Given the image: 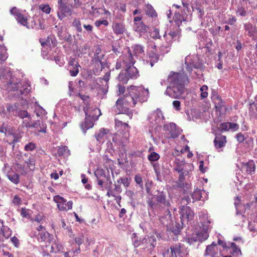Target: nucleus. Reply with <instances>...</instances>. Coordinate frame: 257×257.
Listing matches in <instances>:
<instances>
[{"mask_svg": "<svg viewBox=\"0 0 257 257\" xmlns=\"http://www.w3.org/2000/svg\"><path fill=\"white\" fill-rule=\"evenodd\" d=\"M8 58V53H7V49L3 45L0 47V60L5 61Z\"/></svg>", "mask_w": 257, "mask_h": 257, "instance_id": "51", "label": "nucleus"}, {"mask_svg": "<svg viewBox=\"0 0 257 257\" xmlns=\"http://www.w3.org/2000/svg\"><path fill=\"white\" fill-rule=\"evenodd\" d=\"M169 86L165 94L173 98H179L184 91L186 84L189 83V78L184 72H171L168 77Z\"/></svg>", "mask_w": 257, "mask_h": 257, "instance_id": "1", "label": "nucleus"}, {"mask_svg": "<svg viewBox=\"0 0 257 257\" xmlns=\"http://www.w3.org/2000/svg\"><path fill=\"white\" fill-rule=\"evenodd\" d=\"M35 222L33 225L35 226L36 229L40 231L45 229L44 224L45 222V218L43 214H39L36 215L34 219H33V222Z\"/></svg>", "mask_w": 257, "mask_h": 257, "instance_id": "21", "label": "nucleus"}, {"mask_svg": "<svg viewBox=\"0 0 257 257\" xmlns=\"http://www.w3.org/2000/svg\"><path fill=\"white\" fill-rule=\"evenodd\" d=\"M216 111L219 112L220 114H223L226 112L227 110L225 102L222 101L221 98L219 96H217L214 99Z\"/></svg>", "mask_w": 257, "mask_h": 257, "instance_id": "18", "label": "nucleus"}, {"mask_svg": "<svg viewBox=\"0 0 257 257\" xmlns=\"http://www.w3.org/2000/svg\"><path fill=\"white\" fill-rule=\"evenodd\" d=\"M149 120L153 126L156 125V127L161 126L164 120V116L162 111L157 109L151 114Z\"/></svg>", "mask_w": 257, "mask_h": 257, "instance_id": "11", "label": "nucleus"}, {"mask_svg": "<svg viewBox=\"0 0 257 257\" xmlns=\"http://www.w3.org/2000/svg\"><path fill=\"white\" fill-rule=\"evenodd\" d=\"M184 164V162L183 161H181L179 160H176L174 168V170L178 172H182V167L183 166Z\"/></svg>", "mask_w": 257, "mask_h": 257, "instance_id": "55", "label": "nucleus"}, {"mask_svg": "<svg viewBox=\"0 0 257 257\" xmlns=\"http://www.w3.org/2000/svg\"><path fill=\"white\" fill-rule=\"evenodd\" d=\"M180 32L179 30V26L175 27V30L170 31L168 34L165 33L164 38L165 39L167 44L165 45H163L161 47V50L162 53H168L170 51V47L173 41L178 40L179 38Z\"/></svg>", "mask_w": 257, "mask_h": 257, "instance_id": "6", "label": "nucleus"}, {"mask_svg": "<svg viewBox=\"0 0 257 257\" xmlns=\"http://www.w3.org/2000/svg\"><path fill=\"white\" fill-rule=\"evenodd\" d=\"M80 65L76 59L74 58H71L68 64V70L69 71L70 75L71 76L75 77L79 73V68Z\"/></svg>", "mask_w": 257, "mask_h": 257, "instance_id": "15", "label": "nucleus"}, {"mask_svg": "<svg viewBox=\"0 0 257 257\" xmlns=\"http://www.w3.org/2000/svg\"><path fill=\"white\" fill-rule=\"evenodd\" d=\"M104 54L102 53L100 47H97L95 50L94 56L92 58V61L95 64H98V62H101L103 59Z\"/></svg>", "mask_w": 257, "mask_h": 257, "instance_id": "31", "label": "nucleus"}, {"mask_svg": "<svg viewBox=\"0 0 257 257\" xmlns=\"http://www.w3.org/2000/svg\"><path fill=\"white\" fill-rule=\"evenodd\" d=\"M146 13L147 15L154 18L157 16V14L152 5L147 4L145 8Z\"/></svg>", "mask_w": 257, "mask_h": 257, "instance_id": "44", "label": "nucleus"}, {"mask_svg": "<svg viewBox=\"0 0 257 257\" xmlns=\"http://www.w3.org/2000/svg\"><path fill=\"white\" fill-rule=\"evenodd\" d=\"M10 13L15 17L18 23L26 26L27 28H30L29 27L27 26L28 18L22 14L20 10L15 7L10 10Z\"/></svg>", "mask_w": 257, "mask_h": 257, "instance_id": "10", "label": "nucleus"}, {"mask_svg": "<svg viewBox=\"0 0 257 257\" xmlns=\"http://www.w3.org/2000/svg\"><path fill=\"white\" fill-rule=\"evenodd\" d=\"M124 71L130 79H137L139 76L137 68L134 66L126 67Z\"/></svg>", "mask_w": 257, "mask_h": 257, "instance_id": "26", "label": "nucleus"}, {"mask_svg": "<svg viewBox=\"0 0 257 257\" xmlns=\"http://www.w3.org/2000/svg\"><path fill=\"white\" fill-rule=\"evenodd\" d=\"M2 170L11 182L16 185L19 183V175L13 170L12 168L8 164H4Z\"/></svg>", "mask_w": 257, "mask_h": 257, "instance_id": "8", "label": "nucleus"}, {"mask_svg": "<svg viewBox=\"0 0 257 257\" xmlns=\"http://www.w3.org/2000/svg\"><path fill=\"white\" fill-rule=\"evenodd\" d=\"M203 232H199L197 234L198 235V236L199 237V241L200 242H202L208 238L209 237V234L208 233V231L209 229L208 230H205L202 227Z\"/></svg>", "mask_w": 257, "mask_h": 257, "instance_id": "54", "label": "nucleus"}, {"mask_svg": "<svg viewBox=\"0 0 257 257\" xmlns=\"http://www.w3.org/2000/svg\"><path fill=\"white\" fill-rule=\"evenodd\" d=\"M169 229L175 235L179 234L181 230V228L180 227V225L176 223L175 226L173 225L172 226H170Z\"/></svg>", "mask_w": 257, "mask_h": 257, "instance_id": "57", "label": "nucleus"}, {"mask_svg": "<svg viewBox=\"0 0 257 257\" xmlns=\"http://www.w3.org/2000/svg\"><path fill=\"white\" fill-rule=\"evenodd\" d=\"M188 252V248L180 243L171 245L167 250L168 257H185Z\"/></svg>", "mask_w": 257, "mask_h": 257, "instance_id": "5", "label": "nucleus"}, {"mask_svg": "<svg viewBox=\"0 0 257 257\" xmlns=\"http://www.w3.org/2000/svg\"><path fill=\"white\" fill-rule=\"evenodd\" d=\"M62 248V245L58 241L55 242L51 245V252H59Z\"/></svg>", "mask_w": 257, "mask_h": 257, "instance_id": "50", "label": "nucleus"}, {"mask_svg": "<svg viewBox=\"0 0 257 257\" xmlns=\"http://www.w3.org/2000/svg\"><path fill=\"white\" fill-rule=\"evenodd\" d=\"M200 221L202 227L205 230L210 229L209 224L210 221L208 219V215L205 212L201 211L199 213Z\"/></svg>", "mask_w": 257, "mask_h": 257, "instance_id": "23", "label": "nucleus"}, {"mask_svg": "<svg viewBox=\"0 0 257 257\" xmlns=\"http://www.w3.org/2000/svg\"><path fill=\"white\" fill-rule=\"evenodd\" d=\"M128 94L122 98L125 104L135 107L138 102L142 103L148 99L149 92L148 89H145L142 86H131L128 88Z\"/></svg>", "mask_w": 257, "mask_h": 257, "instance_id": "3", "label": "nucleus"}, {"mask_svg": "<svg viewBox=\"0 0 257 257\" xmlns=\"http://www.w3.org/2000/svg\"><path fill=\"white\" fill-rule=\"evenodd\" d=\"M16 116H18L21 118H24L25 117H30V114L28 113L27 111L26 110H21L19 108L18 111L16 115Z\"/></svg>", "mask_w": 257, "mask_h": 257, "instance_id": "61", "label": "nucleus"}, {"mask_svg": "<svg viewBox=\"0 0 257 257\" xmlns=\"http://www.w3.org/2000/svg\"><path fill=\"white\" fill-rule=\"evenodd\" d=\"M53 200L57 204V207L60 211H67V207L65 205L66 199L60 196L56 195L54 197Z\"/></svg>", "mask_w": 257, "mask_h": 257, "instance_id": "27", "label": "nucleus"}, {"mask_svg": "<svg viewBox=\"0 0 257 257\" xmlns=\"http://www.w3.org/2000/svg\"><path fill=\"white\" fill-rule=\"evenodd\" d=\"M72 26L75 28V29L78 32H82V29L81 27V22L80 20L76 19H74L72 23Z\"/></svg>", "mask_w": 257, "mask_h": 257, "instance_id": "60", "label": "nucleus"}, {"mask_svg": "<svg viewBox=\"0 0 257 257\" xmlns=\"http://www.w3.org/2000/svg\"><path fill=\"white\" fill-rule=\"evenodd\" d=\"M108 133V130L104 128H101L98 133L95 135L96 140L99 143L103 142L104 137Z\"/></svg>", "mask_w": 257, "mask_h": 257, "instance_id": "40", "label": "nucleus"}, {"mask_svg": "<svg viewBox=\"0 0 257 257\" xmlns=\"http://www.w3.org/2000/svg\"><path fill=\"white\" fill-rule=\"evenodd\" d=\"M0 132L1 133H4L6 136H10L13 134L12 130L10 126L5 123H3L0 126Z\"/></svg>", "mask_w": 257, "mask_h": 257, "instance_id": "47", "label": "nucleus"}, {"mask_svg": "<svg viewBox=\"0 0 257 257\" xmlns=\"http://www.w3.org/2000/svg\"><path fill=\"white\" fill-rule=\"evenodd\" d=\"M132 243L135 248H137L141 244H145L146 247H149L148 245V236H145L144 237H138L136 233H133Z\"/></svg>", "mask_w": 257, "mask_h": 257, "instance_id": "16", "label": "nucleus"}, {"mask_svg": "<svg viewBox=\"0 0 257 257\" xmlns=\"http://www.w3.org/2000/svg\"><path fill=\"white\" fill-rule=\"evenodd\" d=\"M148 241L149 247H150L151 249H154L157 244L155 236L153 235L148 236Z\"/></svg>", "mask_w": 257, "mask_h": 257, "instance_id": "53", "label": "nucleus"}, {"mask_svg": "<svg viewBox=\"0 0 257 257\" xmlns=\"http://www.w3.org/2000/svg\"><path fill=\"white\" fill-rule=\"evenodd\" d=\"M41 45L43 48L45 46H49L50 48L55 47L57 44V41L54 36H50L47 37L45 41L41 42Z\"/></svg>", "mask_w": 257, "mask_h": 257, "instance_id": "28", "label": "nucleus"}, {"mask_svg": "<svg viewBox=\"0 0 257 257\" xmlns=\"http://www.w3.org/2000/svg\"><path fill=\"white\" fill-rule=\"evenodd\" d=\"M228 248L232 249L230 254L233 256H238L241 253V250L234 242H228Z\"/></svg>", "mask_w": 257, "mask_h": 257, "instance_id": "36", "label": "nucleus"}, {"mask_svg": "<svg viewBox=\"0 0 257 257\" xmlns=\"http://www.w3.org/2000/svg\"><path fill=\"white\" fill-rule=\"evenodd\" d=\"M243 27L245 33L249 37L251 38L255 37L257 33V28L255 26H253L250 23H246L244 24Z\"/></svg>", "mask_w": 257, "mask_h": 257, "instance_id": "24", "label": "nucleus"}, {"mask_svg": "<svg viewBox=\"0 0 257 257\" xmlns=\"http://www.w3.org/2000/svg\"><path fill=\"white\" fill-rule=\"evenodd\" d=\"M202 192L204 193L205 191L198 189H196L191 194L192 202L200 200L202 198Z\"/></svg>", "mask_w": 257, "mask_h": 257, "instance_id": "42", "label": "nucleus"}, {"mask_svg": "<svg viewBox=\"0 0 257 257\" xmlns=\"http://www.w3.org/2000/svg\"><path fill=\"white\" fill-rule=\"evenodd\" d=\"M122 62L125 67L134 66L136 61L131 49L127 48V53L123 56Z\"/></svg>", "mask_w": 257, "mask_h": 257, "instance_id": "19", "label": "nucleus"}, {"mask_svg": "<svg viewBox=\"0 0 257 257\" xmlns=\"http://www.w3.org/2000/svg\"><path fill=\"white\" fill-rule=\"evenodd\" d=\"M59 156H68L70 154V152L67 146H62L58 148L57 150Z\"/></svg>", "mask_w": 257, "mask_h": 257, "instance_id": "46", "label": "nucleus"}, {"mask_svg": "<svg viewBox=\"0 0 257 257\" xmlns=\"http://www.w3.org/2000/svg\"><path fill=\"white\" fill-rule=\"evenodd\" d=\"M179 173V182H178V187L180 188H184V181L185 179V177L187 175H188L186 173H184L183 172H178Z\"/></svg>", "mask_w": 257, "mask_h": 257, "instance_id": "52", "label": "nucleus"}, {"mask_svg": "<svg viewBox=\"0 0 257 257\" xmlns=\"http://www.w3.org/2000/svg\"><path fill=\"white\" fill-rule=\"evenodd\" d=\"M6 90L9 92H16L15 94L17 97L24 95L26 96L31 91L30 84L22 85L21 80L12 75L10 70L4 72L1 77Z\"/></svg>", "mask_w": 257, "mask_h": 257, "instance_id": "2", "label": "nucleus"}, {"mask_svg": "<svg viewBox=\"0 0 257 257\" xmlns=\"http://www.w3.org/2000/svg\"><path fill=\"white\" fill-rule=\"evenodd\" d=\"M123 103H124L123 101V99L122 98H119L116 101L115 103V107L118 109V114H121L124 115V113L123 108Z\"/></svg>", "mask_w": 257, "mask_h": 257, "instance_id": "41", "label": "nucleus"}, {"mask_svg": "<svg viewBox=\"0 0 257 257\" xmlns=\"http://www.w3.org/2000/svg\"><path fill=\"white\" fill-rule=\"evenodd\" d=\"M179 213L182 223L184 221H189L193 219L194 215V212L189 206H182L180 208Z\"/></svg>", "mask_w": 257, "mask_h": 257, "instance_id": "14", "label": "nucleus"}, {"mask_svg": "<svg viewBox=\"0 0 257 257\" xmlns=\"http://www.w3.org/2000/svg\"><path fill=\"white\" fill-rule=\"evenodd\" d=\"M149 58L150 59V63L151 67L154 66V63L158 62L159 56L154 50L149 52L148 54Z\"/></svg>", "mask_w": 257, "mask_h": 257, "instance_id": "38", "label": "nucleus"}, {"mask_svg": "<svg viewBox=\"0 0 257 257\" xmlns=\"http://www.w3.org/2000/svg\"><path fill=\"white\" fill-rule=\"evenodd\" d=\"M155 197L158 206L166 208L169 211L171 204L169 200L167 198L166 193L163 191L158 192V194L155 195Z\"/></svg>", "mask_w": 257, "mask_h": 257, "instance_id": "12", "label": "nucleus"}, {"mask_svg": "<svg viewBox=\"0 0 257 257\" xmlns=\"http://www.w3.org/2000/svg\"><path fill=\"white\" fill-rule=\"evenodd\" d=\"M19 104L15 103L14 104L8 103L7 104V109L10 115H16L18 109Z\"/></svg>", "mask_w": 257, "mask_h": 257, "instance_id": "34", "label": "nucleus"}, {"mask_svg": "<svg viewBox=\"0 0 257 257\" xmlns=\"http://www.w3.org/2000/svg\"><path fill=\"white\" fill-rule=\"evenodd\" d=\"M226 143V137L222 135L216 137L214 140V146L216 149L224 147Z\"/></svg>", "mask_w": 257, "mask_h": 257, "instance_id": "30", "label": "nucleus"}, {"mask_svg": "<svg viewBox=\"0 0 257 257\" xmlns=\"http://www.w3.org/2000/svg\"><path fill=\"white\" fill-rule=\"evenodd\" d=\"M187 241L190 244L199 241V237L198 235L196 234H193L191 236L188 237L187 239Z\"/></svg>", "mask_w": 257, "mask_h": 257, "instance_id": "59", "label": "nucleus"}, {"mask_svg": "<svg viewBox=\"0 0 257 257\" xmlns=\"http://www.w3.org/2000/svg\"><path fill=\"white\" fill-rule=\"evenodd\" d=\"M193 166L191 164L185 163L182 167V172L186 173L187 175L192 170Z\"/></svg>", "mask_w": 257, "mask_h": 257, "instance_id": "58", "label": "nucleus"}, {"mask_svg": "<svg viewBox=\"0 0 257 257\" xmlns=\"http://www.w3.org/2000/svg\"><path fill=\"white\" fill-rule=\"evenodd\" d=\"M124 116H127L126 115H124ZM123 115H121L119 117L115 118V125L117 127H120V128H123L124 130H127L130 128V126L127 122H123L122 120H119V119H123Z\"/></svg>", "mask_w": 257, "mask_h": 257, "instance_id": "35", "label": "nucleus"}, {"mask_svg": "<svg viewBox=\"0 0 257 257\" xmlns=\"http://www.w3.org/2000/svg\"><path fill=\"white\" fill-rule=\"evenodd\" d=\"M164 130L169 132L171 135L170 137L173 139L176 138L180 134L176 124L173 122L164 125Z\"/></svg>", "mask_w": 257, "mask_h": 257, "instance_id": "17", "label": "nucleus"}, {"mask_svg": "<svg viewBox=\"0 0 257 257\" xmlns=\"http://www.w3.org/2000/svg\"><path fill=\"white\" fill-rule=\"evenodd\" d=\"M129 134L128 133H124V136L121 139L120 142H119V147H121L124 153H126L125 146L126 144L128 141Z\"/></svg>", "mask_w": 257, "mask_h": 257, "instance_id": "43", "label": "nucleus"}, {"mask_svg": "<svg viewBox=\"0 0 257 257\" xmlns=\"http://www.w3.org/2000/svg\"><path fill=\"white\" fill-rule=\"evenodd\" d=\"M83 110L85 114V119L84 123L81 124V128L83 130L84 133H85L86 131L93 127L94 125V121L96 119V118L94 115H90L88 114V108L86 107H83Z\"/></svg>", "mask_w": 257, "mask_h": 257, "instance_id": "13", "label": "nucleus"}, {"mask_svg": "<svg viewBox=\"0 0 257 257\" xmlns=\"http://www.w3.org/2000/svg\"><path fill=\"white\" fill-rule=\"evenodd\" d=\"M148 159L150 162H155L160 159V155L156 152H152L148 156Z\"/></svg>", "mask_w": 257, "mask_h": 257, "instance_id": "56", "label": "nucleus"}, {"mask_svg": "<svg viewBox=\"0 0 257 257\" xmlns=\"http://www.w3.org/2000/svg\"><path fill=\"white\" fill-rule=\"evenodd\" d=\"M58 7L57 15L60 20L72 14L73 6L68 3V0H58Z\"/></svg>", "mask_w": 257, "mask_h": 257, "instance_id": "7", "label": "nucleus"}, {"mask_svg": "<svg viewBox=\"0 0 257 257\" xmlns=\"http://www.w3.org/2000/svg\"><path fill=\"white\" fill-rule=\"evenodd\" d=\"M33 126L35 128V131H33V133L36 135H39V133H46V124L40 119L36 120L33 123Z\"/></svg>", "mask_w": 257, "mask_h": 257, "instance_id": "20", "label": "nucleus"}, {"mask_svg": "<svg viewBox=\"0 0 257 257\" xmlns=\"http://www.w3.org/2000/svg\"><path fill=\"white\" fill-rule=\"evenodd\" d=\"M217 244L213 242L210 245L207 246L204 252V255H209L211 257H215L217 254Z\"/></svg>", "mask_w": 257, "mask_h": 257, "instance_id": "25", "label": "nucleus"}, {"mask_svg": "<svg viewBox=\"0 0 257 257\" xmlns=\"http://www.w3.org/2000/svg\"><path fill=\"white\" fill-rule=\"evenodd\" d=\"M53 237L48 232H39L38 234V240L39 241H46L50 242Z\"/></svg>", "mask_w": 257, "mask_h": 257, "instance_id": "32", "label": "nucleus"}, {"mask_svg": "<svg viewBox=\"0 0 257 257\" xmlns=\"http://www.w3.org/2000/svg\"><path fill=\"white\" fill-rule=\"evenodd\" d=\"M106 150L111 155L115 152L114 147L113 145L112 142L108 141L106 143Z\"/></svg>", "mask_w": 257, "mask_h": 257, "instance_id": "62", "label": "nucleus"}, {"mask_svg": "<svg viewBox=\"0 0 257 257\" xmlns=\"http://www.w3.org/2000/svg\"><path fill=\"white\" fill-rule=\"evenodd\" d=\"M147 204L149 209L155 210L158 207L157 202L154 201V197L151 196L147 197Z\"/></svg>", "mask_w": 257, "mask_h": 257, "instance_id": "39", "label": "nucleus"}, {"mask_svg": "<svg viewBox=\"0 0 257 257\" xmlns=\"http://www.w3.org/2000/svg\"><path fill=\"white\" fill-rule=\"evenodd\" d=\"M185 65L186 69L189 73H192L194 68L197 70V71H194V73L197 75H200L199 70H201L202 69L203 64L199 62L196 57L190 55L186 57Z\"/></svg>", "mask_w": 257, "mask_h": 257, "instance_id": "4", "label": "nucleus"}, {"mask_svg": "<svg viewBox=\"0 0 257 257\" xmlns=\"http://www.w3.org/2000/svg\"><path fill=\"white\" fill-rule=\"evenodd\" d=\"M131 51H133V55L136 57L141 56L144 54V47L141 45H135L131 47Z\"/></svg>", "mask_w": 257, "mask_h": 257, "instance_id": "33", "label": "nucleus"}, {"mask_svg": "<svg viewBox=\"0 0 257 257\" xmlns=\"http://www.w3.org/2000/svg\"><path fill=\"white\" fill-rule=\"evenodd\" d=\"M1 233L3 234L4 237L6 239H8L12 234V231L10 229V228L7 226H5L3 225V226L1 228Z\"/></svg>", "mask_w": 257, "mask_h": 257, "instance_id": "48", "label": "nucleus"}, {"mask_svg": "<svg viewBox=\"0 0 257 257\" xmlns=\"http://www.w3.org/2000/svg\"><path fill=\"white\" fill-rule=\"evenodd\" d=\"M32 155L31 153H25L24 155V157L23 158L25 162L27 164L28 167H30V165L32 164Z\"/></svg>", "mask_w": 257, "mask_h": 257, "instance_id": "63", "label": "nucleus"}, {"mask_svg": "<svg viewBox=\"0 0 257 257\" xmlns=\"http://www.w3.org/2000/svg\"><path fill=\"white\" fill-rule=\"evenodd\" d=\"M94 175L97 178L98 185L101 189H103L104 184L110 175L109 171L107 169L106 171L101 168H97L94 172Z\"/></svg>", "mask_w": 257, "mask_h": 257, "instance_id": "9", "label": "nucleus"}, {"mask_svg": "<svg viewBox=\"0 0 257 257\" xmlns=\"http://www.w3.org/2000/svg\"><path fill=\"white\" fill-rule=\"evenodd\" d=\"M150 36L153 39H159L161 37L159 30L157 28L154 29V30L151 32Z\"/></svg>", "mask_w": 257, "mask_h": 257, "instance_id": "64", "label": "nucleus"}, {"mask_svg": "<svg viewBox=\"0 0 257 257\" xmlns=\"http://www.w3.org/2000/svg\"><path fill=\"white\" fill-rule=\"evenodd\" d=\"M118 80L122 84L127 83L129 78L124 70L121 71L117 77Z\"/></svg>", "mask_w": 257, "mask_h": 257, "instance_id": "45", "label": "nucleus"}, {"mask_svg": "<svg viewBox=\"0 0 257 257\" xmlns=\"http://www.w3.org/2000/svg\"><path fill=\"white\" fill-rule=\"evenodd\" d=\"M34 113L36 114L38 118L40 117V119H41L45 114L46 111L42 107L38 105V108H35Z\"/></svg>", "mask_w": 257, "mask_h": 257, "instance_id": "49", "label": "nucleus"}, {"mask_svg": "<svg viewBox=\"0 0 257 257\" xmlns=\"http://www.w3.org/2000/svg\"><path fill=\"white\" fill-rule=\"evenodd\" d=\"M133 29L135 31L140 33H145L147 31V27L143 22L135 23Z\"/></svg>", "mask_w": 257, "mask_h": 257, "instance_id": "37", "label": "nucleus"}, {"mask_svg": "<svg viewBox=\"0 0 257 257\" xmlns=\"http://www.w3.org/2000/svg\"><path fill=\"white\" fill-rule=\"evenodd\" d=\"M255 168V165L253 160H250L247 163L242 165V169L246 171L247 174H254Z\"/></svg>", "mask_w": 257, "mask_h": 257, "instance_id": "29", "label": "nucleus"}, {"mask_svg": "<svg viewBox=\"0 0 257 257\" xmlns=\"http://www.w3.org/2000/svg\"><path fill=\"white\" fill-rule=\"evenodd\" d=\"M112 28L114 33L117 35L123 34L126 31L125 25L123 23L117 22H113Z\"/></svg>", "mask_w": 257, "mask_h": 257, "instance_id": "22", "label": "nucleus"}]
</instances>
